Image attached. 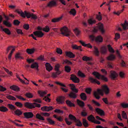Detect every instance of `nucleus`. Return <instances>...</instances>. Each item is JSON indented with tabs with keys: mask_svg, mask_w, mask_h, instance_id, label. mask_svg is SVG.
I'll use <instances>...</instances> for the list:
<instances>
[{
	"mask_svg": "<svg viewBox=\"0 0 128 128\" xmlns=\"http://www.w3.org/2000/svg\"><path fill=\"white\" fill-rule=\"evenodd\" d=\"M107 47L108 50L110 52L113 53H114V51L110 45H108L107 46Z\"/></svg>",
	"mask_w": 128,
	"mask_h": 128,
	"instance_id": "nucleus-42",
	"label": "nucleus"
},
{
	"mask_svg": "<svg viewBox=\"0 0 128 128\" xmlns=\"http://www.w3.org/2000/svg\"><path fill=\"white\" fill-rule=\"evenodd\" d=\"M24 115L25 118H32L34 116V114L31 112H24Z\"/></svg>",
	"mask_w": 128,
	"mask_h": 128,
	"instance_id": "nucleus-10",
	"label": "nucleus"
},
{
	"mask_svg": "<svg viewBox=\"0 0 128 128\" xmlns=\"http://www.w3.org/2000/svg\"><path fill=\"white\" fill-rule=\"evenodd\" d=\"M47 120L50 124H54V122L50 118H48Z\"/></svg>",
	"mask_w": 128,
	"mask_h": 128,
	"instance_id": "nucleus-63",
	"label": "nucleus"
},
{
	"mask_svg": "<svg viewBox=\"0 0 128 128\" xmlns=\"http://www.w3.org/2000/svg\"><path fill=\"white\" fill-rule=\"evenodd\" d=\"M34 35L39 38H41L44 35V33L40 31H38L34 32H33Z\"/></svg>",
	"mask_w": 128,
	"mask_h": 128,
	"instance_id": "nucleus-9",
	"label": "nucleus"
},
{
	"mask_svg": "<svg viewBox=\"0 0 128 128\" xmlns=\"http://www.w3.org/2000/svg\"><path fill=\"white\" fill-rule=\"evenodd\" d=\"M24 105L26 107L30 109L34 108L35 107L40 108V107L41 106L40 104L36 103L35 102L32 103L27 102H25Z\"/></svg>",
	"mask_w": 128,
	"mask_h": 128,
	"instance_id": "nucleus-1",
	"label": "nucleus"
},
{
	"mask_svg": "<svg viewBox=\"0 0 128 128\" xmlns=\"http://www.w3.org/2000/svg\"><path fill=\"white\" fill-rule=\"evenodd\" d=\"M94 52L95 54L97 56H98L99 55V52L98 48L95 46L94 47Z\"/></svg>",
	"mask_w": 128,
	"mask_h": 128,
	"instance_id": "nucleus-35",
	"label": "nucleus"
},
{
	"mask_svg": "<svg viewBox=\"0 0 128 128\" xmlns=\"http://www.w3.org/2000/svg\"><path fill=\"white\" fill-rule=\"evenodd\" d=\"M14 112L18 116L21 115L22 113V112L20 110L18 109H17L14 111Z\"/></svg>",
	"mask_w": 128,
	"mask_h": 128,
	"instance_id": "nucleus-38",
	"label": "nucleus"
},
{
	"mask_svg": "<svg viewBox=\"0 0 128 128\" xmlns=\"http://www.w3.org/2000/svg\"><path fill=\"white\" fill-rule=\"evenodd\" d=\"M89 80L92 83H96L98 85L100 84V82L96 79H95L91 77H89Z\"/></svg>",
	"mask_w": 128,
	"mask_h": 128,
	"instance_id": "nucleus-15",
	"label": "nucleus"
},
{
	"mask_svg": "<svg viewBox=\"0 0 128 128\" xmlns=\"http://www.w3.org/2000/svg\"><path fill=\"white\" fill-rule=\"evenodd\" d=\"M77 102L78 104L81 107H83L84 106V103L82 101L78 99H77Z\"/></svg>",
	"mask_w": 128,
	"mask_h": 128,
	"instance_id": "nucleus-32",
	"label": "nucleus"
},
{
	"mask_svg": "<svg viewBox=\"0 0 128 128\" xmlns=\"http://www.w3.org/2000/svg\"><path fill=\"white\" fill-rule=\"evenodd\" d=\"M96 112L100 116H103L104 115V111L102 110L99 108H96Z\"/></svg>",
	"mask_w": 128,
	"mask_h": 128,
	"instance_id": "nucleus-17",
	"label": "nucleus"
},
{
	"mask_svg": "<svg viewBox=\"0 0 128 128\" xmlns=\"http://www.w3.org/2000/svg\"><path fill=\"white\" fill-rule=\"evenodd\" d=\"M64 97L60 96L58 98H56V100L58 104H62L64 103Z\"/></svg>",
	"mask_w": 128,
	"mask_h": 128,
	"instance_id": "nucleus-11",
	"label": "nucleus"
},
{
	"mask_svg": "<svg viewBox=\"0 0 128 128\" xmlns=\"http://www.w3.org/2000/svg\"><path fill=\"white\" fill-rule=\"evenodd\" d=\"M25 96L29 98H32L33 96V95L30 92L26 93L25 94Z\"/></svg>",
	"mask_w": 128,
	"mask_h": 128,
	"instance_id": "nucleus-45",
	"label": "nucleus"
},
{
	"mask_svg": "<svg viewBox=\"0 0 128 128\" xmlns=\"http://www.w3.org/2000/svg\"><path fill=\"white\" fill-rule=\"evenodd\" d=\"M106 47L105 46H102L100 48V51L103 54H105L106 53L107 50Z\"/></svg>",
	"mask_w": 128,
	"mask_h": 128,
	"instance_id": "nucleus-20",
	"label": "nucleus"
},
{
	"mask_svg": "<svg viewBox=\"0 0 128 128\" xmlns=\"http://www.w3.org/2000/svg\"><path fill=\"white\" fill-rule=\"evenodd\" d=\"M57 5L56 2L53 0L50 1L47 4L46 7L51 8L53 6H56Z\"/></svg>",
	"mask_w": 128,
	"mask_h": 128,
	"instance_id": "nucleus-8",
	"label": "nucleus"
},
{
	"mask_svg": "<svg viewBox=\"0 0 128 128\" xmlns=\"http://www.w3.org/2000/svg\"><path fill=\"white\" fill-rule=\"evenodd\" d=\"M8 110V109L6 107L4 106L0 107V110L2 112H5Z\"/></svg>",
	"mask_w": 128,
	"mask_h": 128,
	"instance_id": "nucleus-48",
	"label": "nucleus"
},
{
	"mask_svg": "<svg viewBox=\"0 0 128 128\" xmlns=\"http://www.w3.org/2000/svg\"><path fill=\"white\" fill-rule=\"evenodd\" d=\"M96 21L95 20L93 19L92 18H90L88 20V23L90 25H92L95 24Z\"/></svg>",
	"mask_w": 128,
	"mask_h": 128,
	"instance_id": "nucleus-25",
	"label": "nucleus"
},
{
	"mask_svg": "<svg viewBox=\"0 0 128 128\" xmlns=\"http://www.w3.org/2000/svg\"><path fill=\"white\" fill-rule=\"evenodd\" d=\"M15 58L16 59H23V58L21 57L19 53H17L15 56Z\"/></svg>",
	"mask_w": 128,
	"mask_h": 128,
	"instance_id": "nucleus-57",
	"label": "nucleus"
},
{
	"mask_svg": "<svg viewBox=\"0 0 128 128\" xmlns=\"http://www.w3.org/2000/svg\"><path fill=\"white\" fill-rule=\"evenodd\" d=\"M74 31L76 36H78L80 34V31L77 28L75 29Z\"/></svg>",
	"mask_w": 128,
	"mask_h": 128,
	"instance_id": "nucleus-59",
	"label": "nucleus"
},
{
	"mask_svg": "<svg viewBox=\"0 0 128 128\" xmlns=\"http://www.w3.org/2000/svg\"><path fill=\"white\" fill-rule=\"evenodd\" d=\"M61 34L66 36L68 37L70 35V31L66 27H64L60 29Z\"/></svg>",
	"mask_w": 128,
	"mask_h": 128,
	"instance_id": "nucleus-3",
	"label": "nucleus"
},
{
	"mask_svg": "<svg viewBox=\"0 0 128 128\" xmlns=\"http://www.w3.org/2000/svg\"><path fill=\"white\" fill-rule=\"evenodd\" d=\"M70 86L71 87V90L74 92L76 93L78 92V90L76 89L75 88V86L74 84H70Z\"/></svg>",
	"mask_w": 128,
	"mask_h": 128,
	"instance_id": "nucleus-27",
	"label": "nucleus"
},
{
	"mask_svg": "<svg viewBox=\"0 0 128 128\" xmlns=\"http://www.w3.org/2000/svg\"><path fill=\"white\" fill-rule=\"evenodd\" d=\"M36 118L39 120H44V119L40 114H37L36 115Z\"/></svg>",
	"mask_w": 128,
	"mask_h": 128,
	"instance_id": "nucleus-44",
	"label": "nucleus"
},
{
	"mask_svg": "<svg viewBox=\"0 0 128 128\" xmlns=\"http://www.w3.org/2000/svg\"><path fill=\"white\" fill-rule=\"evenodd\" d=\"M95 40L98 42H102L103 41V38L100 36H99L96 38Z\"/></svg>",
	"mask_w": 128,
	"mask_h": 128,
	"instance_id": "nucleus-28",
	"label": "nucleus"
},
{
	"mask_svg": "<svg viewBox=\"0 0 128 128\" xmlns=\"http://www.w3.org/2000/svg\"><path fill=\"white\" fill-rule=\"evenodd\" d=\"M98 28L99 30L103 34L105 32V30L104 28L103 25L102 24L100 23L98 24Z\"/></svg>",
	"mask_w": 128,
	"mask_h": 128,
	"instance_id": "nucleus-13",
	"label": "nucleus"
},
{
	"mask_svg": "<svg viewBox=\"0 0 128 128\" xmlns=\"http://www.w3.org/2000/svg\"><path fill=\"white\" fill-rule=\"evenodd\" d=\"M54 112H56L60 114L62 113L63 114L64 112L62 110H61L58 109H56L54 110Z\"/></svg>",
	"mask_w": 128,
	"mask_h": 128,
	"instance_id": "nucleus-62",
	"label": "nucleus"
},
{
	"mask_svg": "<svg viewBox=\"0 0 128 128\" xmlns=\"http://www.w3.org/2000/svg\"><path fill=\"white\" fill-rule=\"evenodd\" d=\"M83 124L85 127H87L88 126V124L87 120L85 119H83Z\"/></svg>",
	"mask_w": 128,
	"mask_h": 128,
	"instance_id": "nucleus-49",
	"label": "nucleus"
},
{
	"mask_svg": "<svg viewBox=\"0 0 128 128\" xmlns=\"http://www.w3.org/2000/svg\"><path fill=\"white\" fill-rule=\"evenodd\" d=\"M0 28L2 30V31L6 34L8 35H10L11 34V32L8 28H3V27L2 26H0Z\"/></svg>",
	"mask_w": 128,
	"mask_h": 128,
	"instance_id": "nucleus-21",
	"label": "nucleus"
},
{
	"mask_svg": "<svg viewBox=\"0 0 128 128\" xmlns=\"http://www.w3.org/2000/svg\"><path fill=\"white\" fill-rule=\"evenodd\" d=\"M87 119L89 121L93 122V121L95 120V118L93 115H90L88 117Z\"/></svg>",
	"mask_w": 128,
	"mask_h": 128,
	"instance_id": "nucleus-30",
	"label": "nucleus"
},
{
	"mask_svg": "<svg viewBox=\"0 0 128 128\" xmlns=\"http://www.w3.org/2000/svg\"><path fill=\"white\" fill-rule=\"evenodd\" d=\"M27 14V18H29L31 17L32 19L34 20H36L38 18L37 16L34 14L33 13H30L29 12V13H28Z\"/></svg>",
	"mask_w": 128,
	"mask_h": 128,
	"instance_id": "nucleus-14",
	"label": "nucleus"
},
{
	"mask_svg": "<svg viewBox=\"0 0 128 128\" xmlns=\"http://www.w3.org/2000/svg\"><path fill=\"white\" fill-rule=\"evenodd\" d=\"M38 93L40 96L42 97H44L46 94V92L44 91H38Z\"/></svg>",
	"mask_w": 128,
	"mask_h": 128,
	"instance_id": "nucleus-37",
	"label": "nucleus"
},
{
	"mask_svg": "<svg viewBox=\"0 0 128 128\" xmlns=\"http://www.w3.org/2000/svg\"><path fill=\"white\" fill-rule=\"evenodd\" d=\"M69 12L71 14H72L73 16H75L76 13V10L74 8H72L70 10Z\"/></svg>",
	"mask_w": 128,
	"mask_h": 128,
	"instance_id": "nucleus-46",
	"label": "nucleus"
},
{
	"mask_svg": "<svg viewBox=\"0 0 128 128\" xmlns=\"http://www.w3.org/2000/svg\"><path fill=\"white\" fill-rule=\"evenodd\" d=\"M89 38L92 41H94V40H95L96 38L95 36L93 35H90L89 36Z\"/></svg>",
	"mask_w": 128,
	"mask_h": 128,
	"instance_id": "nucleus-64",
	"label": "nucleus"
},
{
	"mask_svg": "<svg viewBox=\"0 0 128 128\" xmlns=\"http://www.w3.org/2000/svg\"><path fill=\"white\" fill-rule=\"evenodd\" d=\"M68 96L71 98L75 99L76 98L77 96V94L73 92H71L68 94Z\"/></svg>",
	"mask_w": 128,
	"mask_h": 128,
	"instance_id": "nucleus-26",
	"label": "nucleus"
},
{
	"mask_svg": "<svg viewBox=\"0 0 128 128\" xmlns=\"http://www.w3.org/2000/svg\"><path fill=\"white\" fill-rule=\"evenodd\" d=\"M70 79L76 83H78L80 82V79L75 75L72 74L70 76Z\"/></svg>",
	"mask_w": 128,
	"mask_h": 128,
	"instance_id": "nucleus-6",
	"label": "nucleus"
},
{
	"mask_svg": "<svg viewBox=\"0 0 128 128\" xmlns=\"http://www.w3.org/2000/svg\"><path fill=\"white\" fill-rule=\"evenodd\" d=\"M115 58V56L114 55L111 54L107 58V59L108 60H114Z\"/></svg>",
	"mask_w": 128,
	"mask_h": 128,
	"instance_id": "nucleus-34",
	"label": "nucleus"
},
{
	"mask_svg": "<svg viewBox=\"0 0 128 128\" xmlns=\"http://www.w3.org/2000/svg\"><path fill=\"white\" fill-rule=\"evenodd\" d=\"M66 103L67 105L70 107H74L75 106L74 104L72 103L70 101L68 100H66Z\"/></svg>",
	"mask_w": 128,
	"mask_h": 128,
	"instance_id": "nucleus-31",
	"label": "nucleus"
},
{
	"mask_svg": "<svg viewBox=\"0 0 128 128\" xmlns=\"http://www.w3.org/2000/svg\"><path fill=\"white\" fill-rule=\"evenodd\" d=\"M10 88L15 91H18L19 90V88L16 86L13 85L10 87Z\"/></svg>",
	"mask_w": 128,
	"mask_h": 128,
	"instance_id": "nucleus-36",
	"label": "nucleus"
},
{
	"mask_svg": "<svg viewBox=\"0 0 128 128\" xmlns=\"http://www.w3.org/2000/svg\"><path fill=\"white\" fill-rule=\"evenodd\" d=\"M68 117L70 119L73 120L74 122L77 119L75 117L71 114H70Z\"/></svg>",
	"mask_w": 128,
	"mask_h": 128,
	"instance_id": "nucleus-50",
	"label": "nucleus"
},
{
	"mask_svg": "<svg viewBox=\"0 0 128 128\" xmlns=\"http://www.w3.org/2000/svg\"><path fill=\"white\" fill-rule=\"evenodd\" d=\"M53 108L52 106H44L41 108V109L43 111L48 112L52 110Z\"/></svg>",
	"mask_w": 128,
	"mask_h": 128,
	"instance_id": "nucleus-12",
	"label": "nucleus"
},
{
	"mask_svg": "<svg viewBox=\"0 0 128 128\" xmlns=\"http://www.w3.org/2000/svg\"><path fill=\"white\" fill-rule=\"evenodd\" d=\"M103 90L106 94H108L109 93V89L108 86L106 85L102 86Z\"/></svg>",
	"mask_w": 128,
	"mask_h": 128,
	"instance_id": "nucleus-22",
	"label": "nucleus"
},
{
	"mask_svg": "<svg viewBox=\"0 0 128 128\" xmlns=\"http://www.w3.org/2000/svg\"><path fill=\"white\" fill-rule=\"evenodd\" d=\"M78 74L79 76L81 77L84 78L86 77L85 75L80 71L78 72Z\"/></svg>",
	"mask_w": 128,
	"mask_h": 128,
	"instance_id": "nucleus-51",
	"label": "nucleus"
},
{
	"mask_svg": "<svg viewBox=\"0 0 128 128\" xmlns=\"http://www.w3.org/2000/svg\"><path fill=\"white\" fill-rule=\"evenodd\" d=\"M75 122L76 123V125L77 126H81L82 125L81 122L79 120L77 119Z\"/></svg>",
	"mask_w": 128,
	"mask_h": 128,
	"instance_id": "nucleus-41",
	"label": "nucleus"
},
{
	"mask_svg": "<svg viewBox=\"0 0 128 128\" xmlns=\"http://www.w3.org/2000/svg\"><path fill=\"white\" fill-rule=\"evenodd\" d=\"M82 59L84 61L86 62L92 60V58L86 56H83L82 58Z\"/></svg>",
	"mask_w": 128,
	"mask_h": 128,
	"instance_id": "nucleus-39",
	"label": "nucleus"
},
{
	"mask_svg": "<svg viewBox=\"0 0 128 128\" xmlns=\"http://www.w3.org/2000/svg\"><path fill=\"white\" fill-rule=\"evenodd\" d=\"M64 69L65 71L67 72H70L71 70L70 67L68 66H65Z\"/></svg>",
	"mask_w": 128,
	"mask_h": 128,
	"instance_id": "nucleus-47",
	"label": "nucleus"
},
{
	"mask_svg": "<svg viewBox=\"0 0 128 128\" xmlns=\"http://www.w3.org/2000/svg\"><path fill=\"white\" fill-rule=\"evenodd\" d=\"M15 96L19 99L22 100H25L26 99L23 98L22 96L17 95H16Z\"/></svg>",
	"mask_w": 128,
	"mask_h": 128,
	"instance_id": "nucleus-56",
	"label": "nucleus"
},
{
	"mask_svg": "<svg viewBox=\"0 0 128 128\" xmlns=\"http://www.w3.org/2000/svg\"><path fill=\"white\" fill-rule=\"evenodd\" d=\"M122 106L124 108H128V104H126L124 103H122L121 104Z\"/></svg>",
	"mask_w": 128,
	"mask_h": 128,
	"instance_id": "nucleus-58",
	"label": "nucleus"
},
{
	"mask_svg": "<svg viewBox=\"0 0 128 128\" xmlns=\"http://www.w3.org/2000/svg\"><path fill=\"white\" fill-rule=\"evenodd\" d=\"M121 25L124 30H126L128 29V23L126 20L124 24H121Z\"/></svg>",
	"mask_w": 128,
	"mask_h": 128,
	"instance_id": "nucleus-23",
	"label": "nucleus"
},
{
	"mask_svg": "<svg viewBox=\"0 0 128 128\" xmlns=\"http://www.w3.org/2000/svg\"><path fill=\"white\" fill-rule=\"evenodd\" d=\"M50 30V28L48 26H46V27L44 28L43 30L46 32H48Z\"/></svg>",
	"mask_w": 128,
	"mask_h": 128,
	"instance_id": "nucleus-61",
	"label": "nucleus"
},
{
	"mask_svg": "<svg viewBox=\"0 0 128 128\" xmlns=\"http://www.w3.org/2000/svg\"><path fill=\"white\" fill-rule=\"evenodd\" d=\"M8 107L11 110H16V108L13 105L11 104H8Z\"/></svg>",
	"mask_w": 128,
	"mask_h": 128,
	"instance_id": "nucleus-53",
	"label": "nucleus"
},
{
	"mask_svg": "<svg viewBox=\"0 0 128 128\" xmlns=\"http://www.w3.org/2000/svg\"><path fill=\"white\" fill-rule=\"evenodd\" d=\"M46 69L48 72H50L53 69V68L50 64L46 63L45 64Z\"/></svg>",
	"mask_w": 128,
	"mask_h": 128,
	"instance_id": "nucleus-18",
	"label": "nucleus"
},
{
	"mask_svg": "<svg viewBox=\"0 0 128 128\" xmlns=\"http://www.w3.org/2000/svg\"><path fill=\"white\" fill-rule=\"evenodd\" d=\"M16 11L20 16L23 18H25L26 16L27 18V14L29 13V12H27L26 11H24V13L22 11H20L18 10H16Z\"/></svg>",
	"mask_w": 128,
	"mask_h": 128,
	"instance_id": "nucleus-7",
	"label": "nucleus"
},
{
	"mask_svg": "<svg viewBox=\"0 0 128 128\" xmlns=\"http://www.w3.org/2000/svg\"><path fill=\"white\" fill-rule=\"evenodd\" d=\"M65 54L67 56L70 58H74L75 57V55L70 52H66Z\"/></svg>",
	"mask_w": 128,
	"mask_h": 128,
	"instance_id": "nucleus-16",
	"label": "nucleus"
},
{
	"mask_svg": "<svg viewBox=\"0 0 128 128\" xmlns=\"http://www.w3.org/2000/svg\"><path fill=\"white\" fill-rule=\"evenodd\" d=\"M122 117L125 119H127V117L126 113L124 111H123L122 113Z\"/></svg>",
	"mask_w": 128,
	"mask_h": 128,
	"instance_id": "nucleus-55",
	"label": "nucleus"
},
{
	"mask_svg": "<svg viewBox=\"0 0 128 128\" xmlns=\"http://www.w3.org/2000/svg\"><path fill=\"white\" fill-rule=\"evenodd\" d=\"M80 96L81 99L84 100H85L87 98V97L86 94L84 93H82L80 95Z\"/></svg>",
	"mask_w": 128,
	"mask_h": 128,
	"instance_id": "nucleus-33",
	"label": "nucleus"
},
{
	"mask_svg": "<svg viewBox=\"0 0 128 128\" xmlns=\"http://www.w3.org/2000/svg\"><path fill=\"white\" fill-rule=\"evenodd\" d=\"M15 104L17 106L19 107L20 108H22L23 104L22 103L19 102H16L15 103Z\"/></svg>",
	"mask_w": 128,
	"mask_h": 128,
	"instance_id": "nucleus-52",
	"label": "nucleus"
},
{
	"mask_svg": "<svg viewBox=\"0 0 128 128\" xmlns=\"http://www.w3.org/2000/svg\"><path fill=\"white\" fill-rule=\"evenodd\" d=\"M35 51V49L34 48H28L26 50V52L28 54H32Z\"/></svg>",
	"mask_w": 128,
	"mask_h": 128,
	"instance_id": "nucleus-29",
	"label": "nucleus"
},
{
	"mask_svg": "<svg viewBox=\"0 0 128 128\" xmlns=\"http://www.w3.org/2000/svg\"><path fill=\"white\" fill-rule=\"evenodd\" d=\"M6 98L8 99L11 100H16V98L10 95H8L6 96Z\"/></svg>",
	"mask_w": 128,
	"mask_h": 128,
	"instance_id": "nucleus-40",
	"label": "nucleus"
},
{
	"mask_svg": "<svg viewBox=\"0 0 128 128\" xmlns=\"http://www.w3.org/2000/svg\"><path fill=\"white\" fill-rule=\"evenodd\" d=\"M82 46H78L76 44L72 45V47L73 49L76 50H78L80 48H81Z\"/></svg>",
	"mask_w": 128,
	"mask_h": 128,
	"instance_id": "nucleus-54",
	"label": "nucleus"
},
{
	"mask_svg": "<svg viewBox=\"0 0 128 128\" xmlns=\"http://www.w3.org/2000/svg\"><path fill=\"white\" fill-rule=\"evenodd\" d=\"M99 94H100L102 96L104 95L102 91L100 89H98L96 92H94V96L95 98L98 100L100 98Z\"/></svg>",
	"mask_w": 128,
	"mask_h": 128,
	"instance_id": "nucleus-4",
	"label": "nucleus"
},
{
	"mask_svg": "<svg viewBox=\"0 0 128 128\" xmlns=\"http://www.w3.org/2000/svg\"><path fill=\"white\" fill-rule=\"evenodd\" d=\"M3 23L4 25L8 27H10L12 26V24L7 21H4Z\"/></svg>",
	"mask_w": 128,
	"mask_h": 128,
	"instance_id": "nucleus-43",
	"label": "nucleus"
},
{
	"mask_svg": "<svg viewBox=\"0 0 128 128\" xmlns=\"http://www.w3.org/2000/svg\"><path fill=\"white\" fill-rule=\"evenodd\" d=\"M118 76V74L116 72L113 70L110 71V77L112 80H115Z\"/></svg>",
	"mask_w": 128,
	"mask_h": 128,
	"instance_id": "nucleus-5",
	"label": "nucleus"
},
{
	"mask_svg": "<svg viewBox=\"0 0 128 128\" xmlns=\"http://www.w3.org/2000/svg\"><path fill=\"white\" fill-rule=\"evenodd\" d=\"M38 66V64L36 62H35L31 64L30 68H36L38 71L39 70Z\"/></svg>",
	"mask_w": 128,
	"mask_h": 128,
	"instance_id": "nucleus-19",
	"label": "nucleus"
},
{
	"mask_svg": "<svg viewBox=\"0 0 128 128\" xmlns=\"http://www.w3.org/2000/svg\"><path fill=\"white\" fill-rule=\"evenodd\" d=\"M62 17L63 16H62L59 18H54L52 20V22L54 23L58 22L61 20Z\"/></svg>",
	"mask_w": 128,
	"mask_h": 128,
	"instance_id": "nucleus-24",
	"label": "nucleus"
},
{
	"mask_svg": "<svg viewBox=\"0 0 128 128\" xmlns=\"http://www.w3.org/2000/svg\"><path fill=\"white\" fill-rule=\"evenodd\" d=\"M92 74L95 76L96 78L98 80L101 79L106 82L108 81V79L104 75H101L97 72H94L92 73Z\"/></svg>",
	"mask_w": 128,
	"mask_h": 128,
	"instance_id": "nucleus-2",
	"label": "nucleus"
},
{
	"mask_svg": "<svg viewBox=\"0 0 128 128\" xmlns=\"http://www.w3.org/2000/svg\"><path fill=\"white\" fill-rule=\"evenodd\" d=\"M20 23V22L18 20H15L14 21V24L15 25L18 26Z\"/></svg>",
	"mask_w": 128,
	"mask_h": 128,
	"instance_id": "nucleus-60",
	"label": "nucleus"
}]
</instances>
